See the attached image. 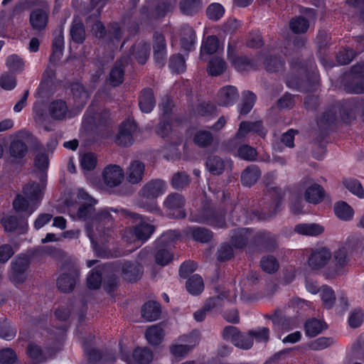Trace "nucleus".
I'll return each instance as SVG.
<instances>
[{
  "label": "nucleus",
  "instance_id": "f257e3e1",
  "mask_svg": "<svg viewBox=\"0 0 364 364\" xmlns=\"http://www.w3.org/2000/svg\"><path fill=\"white\" fill-rule=\"evenodd\" d=\"M78 198L82 200V203L77 210V217L80 220L88 221L85 225V230L94 248L99 243L106 241L108 235L109 223L112 217L108 209H102L96 213L95 205L97 200L91 197L83 189H80L77 194Z\"/></svg>",
  "mask_w": 364,
  "mask_h": 364
},
{
  "label": "nucleus",
  "instance_id": "f03ea898",
  "mask_svg": "<svg viewBox=\"0 0 364 364\" xmlns=\"http://www.w3.org/2000/svg\"><path fill=\"white\" fill-rule=\"evenodd\" d=\"M45 188L46 183L43 178L41 183L29 182L25 185L23 188V196L18 194L13 201L15 210L31 215L42 200Z\"/></svg>",
  "mask_w": 364,
  "mask_h": 364
},
{
  "label": "nucleus",
  "instance_id": "7ed1b4c3",
  "mask_svg": "<svg viewBox=\"0 0 364 364\" xmlns=\"http://www.w3.org/2000/svg\"><path fill=\"white\" fill-rule=\"evenodd\" d=\"M166 190V183L164 180L159 178L150 180L138 192L140 198L138 205L146 211L161 215V210L154 200L163 195Z\"/></svg>",
  "mask_w": 364,
  "mask_h": 364
},
{
  "label": "nucleus",
  "instance_id": "20e7f679",
  "mask_svg": "<svg viewBox=\"0 0 364 364\" xmlns=\"http://www.w3.org/2000/svg\"><path fill=\"white\" fill-rule=\"evenodd\" d=\"M190 220L198 223H207L220 228L226 226L225 213L222 210H217L207 200L203 202L199 210L191 214Z\"/></svg>",
  "mask_w": 364,
  "mask_h": 364
},
{
  "label": "nucleus",
  "instance_id": "39448f33",
  "mask_svg": "<svg viewBox=\"0 0 364 364\" xmlns=\"http://www.w3.org/2000/svg\"><path fill=\"white\" fill-rule=\"evenodd\" d=\"M61 273L57 279V287L63 293H70L79 282L80 271L75 262L65 261L60 267Z\"/></svg>",
  "mask_w": 364,
  "mask_h": 364
},
{
  "label": "nucleus",
  "instance_id": "423d86ee",
  "mask_svg": "<svg viewBox=\"0 0 364 364\" xmlns=\"http://www.w3.org/2000/svg\"><path fill=\"white\" fill-rule=\"evenodd\" d=\"M271 201L267 204H264L261 211H252L251 219L257 218L258 220H267L274 217L279 210L281 201L283 198L282 190L278 188H272L269 191Z\"/></svg>",
  "mask_w": 364,
  "mask_h": 364
},
{
  "label": "nucleus",
  "instance_id": "0eeeda50",
  "mask_svg": "<svg viewBox=\"0 0 364 364\" xmlns=\"http://www.w3.org/2000/svg\"><path fill=\"white\" fill-rule=\"evenodd\" d=\"M186 199L178 193H169L163 201V208L166 212V215L171 218L183 219L186 217L184 210Z\"/></svg>",
  "mask_w": 364,
  "mask_h": 364
},
{
  "label": "nucleus",
  "instance_id": "6e6552de",
  "mask_svg": "<svg viewBox=\"0 0 364 364\" xmlns=\"http://www.w3.org/2000/svg\"><path fill=\"white\" fill-rule=\"evenodd\" d=\"M111 122L112 118L108 110L104 109L95 113L94 109L90 106L85 114L82 124L87 129L92 130L94 128L103 129Z\"/></svg>",
  "mask_w": 364,
  "mask_h": 364
},
{
  "label": "nucleus",
  "instance_id": "1a4fd4ad",
  "mask_svg": "<svg viewBox=\"0 0 364 364\" xmlns=\"http://www.w3.org/2000/svg\"><path fill=\"white\" fill-rule=\"evenodd\" d=\"M110 210L114 213H119L124 218H130L133 222L141 220V216L139 214L130 212L125 209L118 210L112 208ZM154 230L155 227L154 225L140 221L139 224L135 225L134 228V234L139 240H146L153 234Z\"/></svg>",
  "mask_w": 364,
  "mask_h": 364
},
{
  "label": "nucleus",
  "instance_id": "9d476101",
  "mask_svg": "<svg viewBox=\"0 0 364 364\" xmlns=\"http://www.w3.org/2000/svg\"><path fill=\"white\" fill-rule=\"evenodd\" d=\"M30 261L28 256L16 257L11 262V270L9 273V280L15 285L23 284L27 278V269Z\"/></svg>",
  "mask_w": 364,
  "mask_h": 364
},
{
  "label": "nucleus",
  "instance_id": "9b49d317",
  "mask_svg": "<svg viewBox=\"0 0 364 364\" xmlns=\"http://www.w3.org/2000/svg\"><path fill=\"white\" fill-rule=\"evenodd\" d=\"M205 167L213 176H220L225 171H231L232 161L216 154H210L205 159Z\"/></svg>",
  "mask_w": 364,
  "mask_h": 364
},
{
  "label": "nucleus",
  "instance_id": "f8f14e48",
  "mask_svg": "<svg viewBox=\"0 0 364 364\" xmlns=\"http://www.w3.org/2000/svg\"><path fill=\"white\" fill-rule=\"evenodd\" d=\"M228 59L232 65L238 71H245L249 69H255L257 63L253 59L248 58L245 55L238 56L236 54V49L232 45L228 46Z\"/></svg>",
  "mask_w": 364,
  "mask_h": 364
},
{
  "label": "nucleus",
  "instance_id": "ddd939ff",
  "mask_svg": "<svg viewBox=\"0 0 364 364\" xmlns=\"http://www.w3.org/2000/svg\"><path fill=\"white\" fill-rule=\"evenodd\" d=\"M361 68L359 66L352 68V73L344 83V90L346 92L350 94L364 93V78L362 74L358 73Z\"/></svg>",
  "mask_w": 364,
  "mask_h": 364
},
{
  "label": "nucleus",
  "instance_id": "4468645a",
  "mask_svg": "<svg viewBox=\"0 0 364 364\" xmlns=\"http://www.w3.org/2000/svg\"><path fill=\"white\" fill-rule=\"evenodd\" d=\"M129 56H123L115 62L107 78V82L111 86L117 87L123 82L124 68L129 64Z\"/></svg>",
  "mask_w": 364,
  "mask_h": 364
},
{
  "label": "nucleus",
  "instance_id": "2eb2a0df",
  "mask_svg": "<svg viewBox=\"0 0 364 364\" xmlns=\"http://www.w3.org/2000/svg\"><path fill=\"white\" fill-rule=\"evenodd\" d=\"M332 267H329L328 274L331 277H336L343 273L344 268L348 265L349 259L347 251L344 247L339 248L332 255Z\"/></svg>",
  "mask_w": 364,
  "mask_h": 364
},
{
  "label": "nucleus",
  "instance_id": "dca6fc26",
  "mask_svg": "<svg viewBox=\"0 0 364 364\" xmlns=\"http://www.w3.org/2000/svg\"><path fill=\"white\" fill-rule=\"evenodd\" d=\"M136 130V124L134 121L124 122L119 127L115 142L120 146H128L134 141L133 134Z\"/></svg>",
  "mask_w": 364,
  "mask_h": 364
},
{
  "label": "nucleus",
  "instance_id": "f3484780",
  "mask_svg": "<svg viewBox=\"0 0 364 364\" xmlns=\"http://www.w3.org/2000/svg\"><path fill=\"white\" fill-rule=\"evenodd\" d=\"M154 58L159 67H163L166 61V43L163 34L156 31L153 35Z\"/></svg>",
  "mask_w": 364,
  "mask_h": 364
},
{
  "label": "nucleus",
  "instance_id": "a211bd4d",
  "mask_svg": "<svg viewBox=\"0 0 364 364\" xmlns=\"http://www.w3.org/2000/svg\"><path fill=\"white\" fill-rule=\"evenodd\" d=\"M28 152V145L22 139H15L9 144L8 160L12 164L21 163Z\"/></svg>",
  "mask_w": 364,
  "mask_h": 364
},
{
  "label": "nucleus",
  "instance_id": "6ab92c4d",
  "mask_svg": "<svg viewBox=\"0 0 364 364\" xmlns=\"http://www.w3.org/2000/svg\"><path fill=\"white\" fill-rule=\"evenodd\" d=\"M29 23L35 34L43 32L48 23V14L43 9H33L29 16Z\"/></svg>",
  "mask_w": 364,
  "mask_h": 364
},
{
  "label": "nucleus",
  "instance_id": "aec40b11",
  "mask_svg": "<svg viewBox=\"0 0 364 364\" xmlns=\"http://www.w3.org/2000/svg\"><path fill=\"white\" fill-rule=\"evenodd\" d=\"M331 257V252L326 247L315 249L309 257V264L313 269H319L328 264Z\"/></svg>",
  "mask_w": 364,
  "mask_h": 364
},
{
  "label": "nucleus",
  "instance_id": "412c9836",
  "mask_svg": "<svg viewBox=\"0 0 364 364\" xmlns=\"http://www.w3.org/2000/svg\"><path fill=\"white\" fill-rule=\"evenodd\" d=\"M124 172L118 165H109L104 169L103 179L105 183L109 187H116L123 181Z\"/></svg>",
  "mask_w": 364,
  "mask_h": 364
},
{
  "label": "nucleus",
  "instance_id": "4be33fe9",
  "mask_svg": "<svg viewBox=\"0 0 364 364\" xmlns=\"http://www.w3.org/2000/svg\"><path fill=\"white\" fill-rule=\"evenodd\" d=\"M145 172V165L139 160L132 161L127 167L125 175L127 181L132 184L139 183Z\"/></svg>",
  "mask_w": 364,
  "mask_h": 364
},
{
  "label": "nucleus",
  "instance_id": "5701e85b",
  "mask_svg": "<svg viewBox=\"0 0 364 364\" xmlns=\"http://www.w3.org/2000/svg\"><path fill=\"white\" fill-rule=\"evenodd\" d=\"M143 267L136 262H125L122 267V274L124 280L134 282L143 274Z\"/></svg>",
  "mask_w": 364,
  "mask_h": 364
},
{
  "label": "nucleus",
  "instance_id": "b1692460",
  "mask_svg": "<svg viewBox=\"0 0 364 364\" xmlns=\"http://www.w3.org/2000/svg\"><path fill=\"white\" fill-rule=\"evenodd\" d=\"M238 98L239 94L237 88L231 85L221 88L218 95V105L223 107L233 105Z\"/></svg>",
  "mask_w": 364,
  "mask_h": 364
},
{
  "label": "nucleus",
  "instance_id": "393cba45",
  "mask_svg": "<svg viewBox=\"0 0 364 364\" xmlns=\"http://www.w3.org/2000/svg\"><path fill=\"white\" fill-rule=\"evenodd\" d=\"M64 50L63 28H59V33L55 36L52 43V53L49 58V63L55 64L63 56Z\"/></svg>",
  "mask_w": 364,
  "mask_h": 364
},
{
  "label": "nucleus",
  "instance_id": "a878e982",
  "mask_svg": "<svg viewBox=\"0 0 364 364\" xmlns=\"http://www.w3.org/2000/svg\"><path fill=\"white\" fill-rule=\"evenodd\" d=\"M225 299L233 301L236 299V295L234 294L232 296H230L229 291H223L217 296L208 298L203 306H205V310L210 312L216 309L222 307L224 304Z\"/></svg>",
  "mask_w": 364,
  "mask_h": 364
},
{
  "label": "nucleus",
  "instance_id": "bb28decb",
  "mask_svg": "<svg viewBox=\"0 0 364 364\" xmlns=\"http://www.w3.org/2000/svg\"><path fill=\"white\" fill-rule=\"evenodd\" d=\"M324 196V189L317 183H314L309 186L304 193L306 201L313 204L321 203L323 200Z\"/></svg>",
  "mask_w": 364,
  "mask_h": 364
},
{
  "label": "nucleus",
  "instance_id": "cd10ccee",
  "mask_svg": "<svg viewBox=\"0 0 364 364\" xmlns=\"http://www.w3.org/2000/svg\"><path fill=\"white\" fill-rule=\"evenodd\" d=\"M70 36L73 41L77 44L82 43L85 40V26L77 17H75L72 22L70 28Z\"/></svg>",
  "mask_w": 364,
  "mask_h": 364
},
{
  "label": "nucleus",
  "instance_id": "c85d7f7f",
  "mask_svg": "<svg viewBox=\"0 0 364 364\" xmlns=\"http://www.w3.org/2000/svg\"><path fill=\"white\" fill-rule=\"evenodd\" d=\"M261 176L259 167L251 164L246 167L241 173V183L245 186H251L255 184Z\"/></svg>",
  "mask_w": 364,
  "mask_h": 364
},
{
  "label": "nucleus",
  "instance_id": "c756f323",
  "mask_svg": "<svg viewBox=\"0 0 364 364\" xmlns=\"http://www.w3.org/2000/svg\"><path fill=\"white\" fill-rule=\"evenodd\" d=\"M156 104L154 92L151 88H145L141 91L139 98V105L143 112L149 113Z\"/></svg>",
  "mask_w": 364,
  "mask_h": 364
},
{
  "label": "nucleus",
  "instance_id": "7c9ffc66",
  "mask_svg": "<svg viewBox=\"0 0 364 364\" xmlns=\"http://www.w3.org/2000/svg\"><path fill=\"white\" fill-rule=\"evenodd\" d=\"M130 53L140 64H144L149 57L150 46L145 42L134 44L130 48Z\"/></svg>",
  "mask_w": 364,
  "mask_h": 364
},
{
  "label": "nucleus",
  "instance_id": "2f4dec72",
  "mask_svg": "<svg viewBox=\"0 0 364 364\" xmlns=\"http://www.w3.org/2000/svg\"><path fill=\"white\" fill-rule=\"evenodd\" d=\"M123 36V31L117 23H111L108 25L106 36L103 43L108 45H115L119 43Z\"/></svg>",
  "mask_w": 364,
  "mask_h": 364
},
{
  "label": "nucleus",
  "instance_id": "473e14b6",
  "mask_svg": "<svg viewBox=\"0 0 364 364\" xmlns=\"http://www.w3.org/2000/svg\"><path fill=\"white\" fill-rule=\"evenodd\" d=\"M196 40V33L193 28L188 25L181 27V45L183 49L190 51L193 47Z\"/></svg>",
  "mask_w": 364,
  "mask_h": 364
},
{
  "label": "nucleus",
  "instance_id": "72a5a7b5",
  "mask_svg": "<svg viewBox=\"0 0 364 364\" xmlns=\"http://www.w3.org/2000/svg\"><path fill=\"white\" fill-rule=\"evenodd\" d=\"M107 267H97L91 270L87 277V285L90 289H97L102 284V274L107 272Z\"/></svg>",
  "mask_w": 364,
  "mask_h": 364
},
{
  "label": "nucleus",
  "instance_id": "f704fd0d",
  "mask_svg": "<svg viewBox=\"0 0 364 364\" xmlns=\"http://www.w3.org/2000/svg\"><path fill=\"white\" fill-rule=\"evenodd\" d=\"M203 7L202 0H181L179 8L181 13L186 16L197 14Z\"/></svg>",
  "mask_w": 364,
  "mask_h": 364
},
{
  "label": "nucleus",
  "instance_id": "c9c22d12",
  "mask_svg": "<svg viewBox=\"0 0 364 364\" xmlns=\"http://www.w3.org/2000/svg\"><path fill=\"white\" fill-rule=\"evenodd\" d=\"M161 314L160 306L154 301H148L141 307V316L148 321L159 318Z\"/></svg>",
  "mask_w": 364,
  "mask_h": 364
},
{
  "label": "nucleus",
  "instance_id": "e433bc0d",
  "mask_svg": "<svg viewBox=\"0 0 364 364\" xmlns=\"http://www.w3.org/2000/svg\"><path fill=\"white\" fill-rule=\"evenodd\" d=\"M294 231L299 235L317 236L323 232L324 228L323 226L316 223H303L296 225Z\"/></svg>",
  "mask_w": 364,
  "mask_h": 364
},
{
  "label": "nucleus",
  "instance_id": "4c0bfd02",
  "mask_svg": "<svg viewBox=\"0 0 364 364\" xmlns=\"http://www.w3.org/2000/svg\"><path fill=\"white\" fill-rule=\"evenodd\" d=\"M188 233L197 242L205 243L211 240L213 232L203 227H189Z\"/></svg>",
  "mask_w": 364,
  "mask_h": 364
},
{
  "label": "nucleus",
  "instance_id": "58836bf2",
  "mask_svg": "<svg viewBox=\"0 0 364 364\" xmlns=\"http://www.w3.org/2000/svg\"><path fill=\"white\" fill-rule=\"evenodd\" d=\"M334 106L337 113L339 112L340 117L344 122H348L355 118L353 106L350 101L338 102Z\"/></svg>",
  "mask_w": 364,
  "mask_h": 364
},
{
  "label": "nucleus",
  "instance_id": "ea45409f",
  "mask_svg": "<svg viewBox=\"0 0 364 364\" xmlns=\"http://www.w3.org/2000/svg\"><path fill=\"white\" fill-rule=\"evenodd\" d=\"M227 69L225 60L218 56L213 57L208 62L207 71L210 75L218 76L222 75Z\"/></svg>",
  "mask_w": 364,
  "mask_h": 364
},
{
  "label": "nucleus",
  "instance_id": "a19ab883",
  "mask_svg": "<svg viewBox=\"0 0 364 364\" xmlns=\"http://www.w3.org/2000/svg\"><path fill=\"white\" fill-rule=\"evenodd\" d=\"M164 336V329L159 324L150 326L145 333L148 342L153 346L159 345L163 340Z\"/></svg>",
  "mask_w": 364,
  "mask_h": 364
},
{
  "label": "nucleus",
  "instance_id": "79ce46f5",
  "mask_svg": "<svg viewBox=\"0 0 364 364\" xmlns=\"http://www.w3.org/2000/svg\"><path fill=\"white\" fill-rule=\"evenodd\" d=\"M220 48V42L217 36H208L202 43L200 48V56L204 54L212 55L218 51Z\"/></svg>",
  "mask_w": 364,
  "mask_h": 364
},
{
  "label": "nucleus",
  "instance_id": "37998d69",
  "mask_svg": "<svg viewBox=\"0 0 364 364\" xmlns=\"http://www.w3.org/2000/svg\"><path fill=\"white\" fill-rule=\"evenodd\" d=\"M173 257L169 247L161 246L157 242L155 252V261L157 264L165 266L172 261Z\"/></svg>",
  "mask_w": 364,
  "mask_h": 364
},
{
  "label": "nucleus",
  "instance_id": "c03bdc74",
  "mask_svg": "<svg viewBox=\"0 0 364 364\" xmlns=\"http://www.w3.org/2000/svg\"><path fill=\"white\" fill-rule=\"evenodd\" d=\"M251 232L249 229L242 228L236 230L231 236V242L237 248H242L246 246Z\"/></svg>",
  "mask_w": 364,
  "mask_h": 364
},
{
  "label": "nucleus",
  "instance_id": "a18cd8bd",
  "mask_svg": "<svg viewBox=\"0 0 364 364\" xmlns=\"http://www.w3.org/2000/svg\"><path fill=\"white\" fill-rule=\"evenodd\" d=\"M190 176L185 171H178L172 176L171 185L173 189L183 190L188 186Z\"/></svg>",
  "mask_w": 364,
  "mask_h": 364
},
{
  "label": "nucleus",
  "instance_id": "49530a36",
  "mask_svg": "<svg viewBox=\"0 0 364 364\" xmlns=\"http://www.w3.org/2000/svg\"><path fill=\"white\" fill-rule=\"evenodd\" d=\"M68 112L66 103L63 100H56L49 105V112L54 119H63Z\"/></svg>",
  "mask_w": 364,
  "mask_h": 364
},
{
  "label": "nucleus",
  "instance_id": "de8ad7c7",
  "mask_svg": "<svg viewBox=\"0 0 364 364\" xmlns=\"http://www.w3.org/2000/svg\"><path fill=\"white\" fill-rule=\"evenodd\" d=\"M324 323L316 318L307 320L304 323L306 335L309 337H315L326 328Z\"/></svg>",
  "mask_w": 364,
  "mask_h": 364
},
{
  "label": "nucleus",
  "instance_id": "09e8293b",
  "mask_svg": "<svg viewBox=\"0 0 364 364\" xmlns=\"http://www.w3.org/2000/svg\"><path fill=\"white\" fill-rule=\"evenodd\" d=\"M186 287L190 294L198 295L203 291V280L200 275L194 274L187 280Z\"/></svg>",
  "mask_w": 364,
  "mask_h": 364
},
{
  "label": "nucleus",
  "instance_id": "8fccbe9b",
  "mask_svg": "<svg viewBox=\"0 0 364 364\" xmlns=\"http://www.w3.org/2000/svg\"><path fill=\"white\" fill-rule=\"evenodd\" d=\"M257 240L267 251H273L277 247V237L270 232H259Z\"/></svg>",
  "mask_w": 364,
  "mask_h": 364
},
{
  "label": "nucleus",
  "instance_id": "3c124183",
  "mask_svg": "<svg viewBox=\"0 0 364 364\" xmlns=\"http://www.w3.org/2000/svg\"><path fill=\"white\" fill-rule=\"evenodd\" d=\"M193 141L199 147L206 148L212 144L213 136L209 131L199 130L195 134Z\"/></svg>",
  "mask_w": 364,
  "mask_h": 364
},
{
  "label": "nucleus",
  "instance_id": "603ef678",
  "mask_svg": "<svg viewBox=\"0 0 364 364\" xmlns=\"http://www.w3.org/2000/svg\"><path fill=\"white\" fill-rule=\"evenodd\" d=\"M334 212L336 216L343 220H350L353 215L352 208L343 201L335 204Z\"/></svg>",
  "mask_w": 364,
  "mask_h": 364
},
{
  "label": "nucleus",
  "instance_id": "864d4df0",
  "mask_svg": "<svg viewBox=\"0 0 364 364\" xmlns=\"http://www.w3.org/2000/svg\"><path fill=\"white\" fill-rule=\"evenodd\" d=\"M337 119V112L334 105L324 112L318 121V125L323 129L333 124Z\"/></svg>",
  "mask_w": 364,
  "mask_h": 364
},
{
  "label": "nucleus",
  "instance_id": "5fc2aeb1",
  "mask_svg": "<svg viewBox=\"0 0 364 364\" xmlns=\"http://www.w3.org/2000/svg\"><path fill=\"white\" fill-rule=\"evenodd\" d=\"M242 101L240 107V113L241 114H247L254 106L256 95L250 91H245L242 93Z\"/></svg>",
  "mask_w": 364,
  "mask_h": 364
},
{
  "label": "nucleus",
  "instance_id": "6e6d98bb",
  "mask_svg": "<svg viewBox=\"0 0 364 364\" xmlns=\"http://www.w3.org/2000/svg\"><path fill=\"white\" fill-rule=\"evenodd\" d=\"M133 358L139 364H148L153 359V353L147 348H137L133 352Z\"/></svg>",
  "mask_w": 364,
  "mask_h": 364
},
{
  "label": "nucleus",
  "instance_id": "4d7b16f0",
  "mask_svg": "<svg viewBox=\"0 0 364 364\" xmlns=\"http://www.w3.org/2000/svg\"><path fill=\"white\" fill-rule=\"evenodd\" d=\"M168 66L173 73H183L186 68V60L181 54L173 55L169 59Z\"/></svg>",
  "mask_w": 364,
  "mask_h": 364
},
{
  "label": "nucleus",
  "instance_id": "13d9d810",
  "mask_svg": "<svg viewBox=\"0 0 364 364\" xmlns=\"http://www.w3.org/2000/svg\"><path fill=\"white\" fill-rule=\"evenodd\" d=\"M289 26L291 30L295 33H305L309 27V21L302 16L293 18L290 23Z\"/></svg>",
  "mask_w": 364,
  "mask_h": 364
},
{
  "label": "nucleus",
  "instance_id": "bf43d9fd",
  "mask_svg": "<svg viewBox=\"0 0 364 364\" xmlns=\"http://www.w3.org/2000/svg\"><path fill=\"white\" fill-rule=\"evenodd\" d=\"M237 156L245 161H253L257 159V150L251 146L243 144L237 149Z\"/></svg>",
  "mask_w": 364,
  "mask_h": 364
},
{
  "label": "nucleus",
  "instance_id": "052dcab7",
  "mask_svg": "<svg viewBox=\"0 0 364 364\" xmlns=\"http://www.w3.org/2000/svg\"><path fill=\"white\" fill-rule=\"evenodd\" d=\"M321 296L324 306L327 309H331L336 301L333 290L326 285L322 286L321 288Z\"/></svg>",
  "mask_w": 364,
  "mask_h": 364
},
{
  "label": "nucleus",
  "instance_id": "680f3d73",
  "mask_svg": "<svg viewBox=\"0 0 364 364\" xmlns=\"http://www.w3.org/2000/svg\"><path fill=\"white\" fill-rule=\"evenodd\" d=\"M260 266L263 271L272 274L279 269V262L272 255L263 257L260 261Z\"/></svg>",
  "mask_w": 364,
  "mask_h": 364
},
{
  "label": "nucleus",
  "instance_id": "e2e57ef3",
  "mask_svg": "<svg viewBox=\"0 0 364 364\" xmlns=\"http://www.w3.org/2000/svg\"><path fill=\"white\" fill-rule=\"evenodd\" d=\"M179 234L176 230H168L164 232L157 242L161 246H166V247L171 248L173 243L178 240Z\"/></svg>",
  "mask_w": 364,
  "mask_h": 364
},
{
  "label": "nucleus",
  "instance_id": "0e129e2a",
  "mask_svg": "<svg viewBox=\"0 0 364 364\" xmlns=\"http://www.w3.org/2000/svg\"><path fill=\"white\" fill-rule=\"evenodd\" d=\"M97 156L91 152L84 154L80 158V166L85 171L93 170L97 166Z\"/></svg>",
  "mask_w": 364,
  "mask_h": 364
},
{
  "label": "nucleus",
  "instance_id": "69168bd1",
  "mask_svg": "<svg viewBox=\"0 0 364 364\" xmlns=\"http://www.w3.org/2000/svg\"><path fill=\"white\" fill-rule=\"evenodd\" d=\"M16 335V330L5 318H0V337L6 340H11Z\"/></svg>",
  "mask_w": 364,
  "mask_h": 364
},
{
  "label": "nucleus",
  "instance_id": "338daca9",
  "mask_svg": "<svg viewBox=\"0 0 364 364\" xmlns=\"http://www.w3.org/2000/svg\"><path fill=\"white\" fill-rule=\"evenodd\" d=\"M30 6L28 0H19L11 9L9 14V21H11L20 15Z\"/></svg>",
  "mask_w": 364,
  "mask_h": 364
},
{
  "label": "nucleus",
  "instance_id": "774afa93",
  "mask_svg": "<svg viewBox=\"0 0 364 364\" xmlns=\"http://www.w3.org/2000/svg\"><path fill=\"white\" fill-rule=\"evenodd\" d=\"M355 56L356 53L353 49L343 48L337 53L336 60L340 65H348Z\"/></svg>",
  "mask_w": 364,
  "mask_h": 364
}]
</instances>
